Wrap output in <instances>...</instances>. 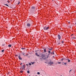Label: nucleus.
I'll return each instance as SVG.
<instances>
[{
	"label": "nucleus",
	"mask_w": 76,
	"mask_h": 76,
	"mask_svg": "<svg viewBox=\"0 0 76 76\" xmlns=\"http://www.w3.org/2000/svg\"><path fill=\"white\" fill-rule=\"evenodd\" d=\"M48 57V56H45V54H42L39 57V60H42V59L45 60L46 58H47Z\"/></svg>",
	"instance_id": "obj_1"
},
{
	"label": "nucleus",
	"mask_w": 76,
	"mask_h": 76,
	"mask_svg": "<svg viewBox=\"0 0 76 76\" xmlns=\"http://www.w3.org/2000/svg\"><path fill=\"white\" fill-rule=\"evenodd\" d=\"M26 66H28V64H26Z\"/></svg>",
	"instance_id": "obj_37"
},
{
	"label": "nucleus",
	"mask_w": 76,
	"mask_h": 76,
	"mask_svg": "<svg viewBox=\"0 0 76 76\" xmlns=\"http://www.w3.org/2000/svg\"><path fill=\"white\" fill-rule=\"evenodd\" d=\"M75 24H76V23Z\"/></svg>",
	"instance_id": "obj_41"
},
{
	"label": "nucleus",
	"mask_w": 76,
	"mask_h": 76,
	"mask_svg": "<svg viewBox=\"0 0 76 76\" xmlns=\"http://www.w3.org/2000/svg\"><path fill=\"white\" fill-rule=\"evenodd\" d=\"M21 49H22V50H25V48H21Z\"/></svg>",
	"instance_id": "obj_18"
},
{
	"label": "nucleus",
	"mask_w": 76,
	"mask_h": 76,
	"mask_svg": "<svg viewBox=\"0 0 76 76\" xmlns=\"http://www.w3.org/2000/svg\"><path fill=\"white\" fill-rule=\"evenodd\" d=\"M75 37H73V38H72V39H75Z\"/></svg>",
	"instance_id": "obj_21"
},
{
	"label": "nucleus",
	"mask_w": 76,
	"mask_h": 76,
	"mask_svg": "<svg viewBox=\"0 0 76 76\" xmlns=\"http://www.w3.org/2000/svg\"><path fill=\"white\" fill-rule=\"evenodd\" d=\"M49 50H50V51H51V50H53V48H50H50H49Z\"/></svg>",
	"instance_id": "obj_12"
},
{
	"label": "nucleus",
	"mask_w": 76,
	"mask_h": 76,
	"mask_svg": "<svg viewBox=\"0 0 76 76\" xmlns=\"http://www.w3.org/2000/svg\"><path fill=\"white\" fill-rule=\"evenodd\" d=\"M63 63H64L65 65H66V64H67V63L66 62H65V63L63 62Z\"/></svg>",
	"instance_id": "obj_11"
},
{
	"label": "nucleus",
	"mask_w": 76,
	"mask_h": 76,
	"mask_svg": "<svg viewBox=\"0 0 76 76\" xmlns=\"http://www.w3.org/2000/svg\"><path fill=\"white\" fill-rule=\"evenodd\" d=\"M35 54L36 55V56H39V55H38V53H36Z\"/></svg>",
	"instance_id": "obj_9"
},
{
	"label": "nucleus",
	"mask_w": 76,
	"mask_h": 76,
	"mask_svg": "<svg viewBox=\"0 0 76 76\" xmlns=\"http://www.w3.org/2000/svg\"><path fill=\"white\" fill-rule=\"evenodd\" d=\"M61 42H62V44H63V43H64V41H62Z\"/></svg>",
	"instance_id": "obj_22"
},
{
	"label": "nucleus",
	"mask_w": 76,
	"mask_h": 76,
	"mask_svg": "<svg viewBox=\"0 0 76 76\" xmlns=\"http://www.w3.org/2000/svg\"><path fill=\"white\" fill-rule=\"evenodd\" d=\"M18 58L19 59V60H22V58L20 57V55H19L18 56Z\"/></svg>",
	"instance_id": "obj_5"
},
{
	"label": "nucleus",
	"mask_w": 76,
	"mask_h": 76,
	"mask_svg": "<svg viewBox=\"0 0 76 76\" xmlns=\"http://www.w3.org/2000/svg\"><path fill=\"white\" fill-rule=\"evenodd\" d=\"M58 44L59 45V44H60V43H59Z\"/></svg>",
	"instance_id": "obj_34"
},
{
	"label": "nucleus",
	"mask_w": 76,
	"mask_h": 76,
	"mask_svg": "<svg viewBox=\"0 0 76 76\" xmlns=\"http://www.w3.org/2000/svg\"><path fill=\"white\" fill-rule=\"evenodd\" d=\"M44 52H45V53H46V52H47V51H46V49H45L44 50Z\"/></svg>",
	"instance_id": "obj_10"
},
{
	"label": "nucleus",
	"mask_w": 76,
	"mask_h": 76,
	"mask_svg": "<svg viewBox=\"0 0 76 76\" xmlns=\"http://www.w3.org/2000/svg\"><path fill=\"white\" fill-rule=\"evenodd\" d=\"M72 35H73V34H72V35H71V36H72Z\"/></svg>",
	"instance_id": "obj_38"
},
{
	"label": "nucleus",
	"mask_w": 76,
	"mask_h": 76,
	"mask_svg": "<svg viewBox=\"0 0 76 76\" xmlns=\"http://www.w3.org/2000/svg\"><path fill=\"white\" fill-rule=\"evenodd\" d=\"M15 57H18V55H15Z\"/></svg>",
	"instance_id": "obj_23"
},
{
	"label": "nucleus",
	"mask_w": 76,
	"mask_h": 76,
	"mask_svg": "<svg viewBox=\"0 0 76 76\" xmlns=\"http://www.w3.org/2000/svg\"><path fill=\"white\" fill-rule=\"evenodd\" d=\"M27 26H28V27H29L31 26V24H30L29 23H28L27 24Z\"/></svg>",
	"instance_id": "obj_4"
},
{
	"label": "nucleus",
	"mask_w": 76,
	"mask_h": 76,
	"mask_svg": "<svg viewBox=\"0 0 76 76\" xmlns=\"http://www.w3.org/2000/svg\"><path fill=\"white\" fill-rule=\"evenodd\" d=\"M72 71V69H71V70H70V71Z\"/></svg>",
	"instance_id": "obj_36"
},
{
	"label": "nucleus",
	"mask_w": 76,
	"mask_h": 76,
	"mask_svg": "<svg viewBox=\"0 0 76 76\" xmlns=\"http://www.w3.org/2000/svg\"><path fill=\"white\" fill-rule=\"evenodd\" d=\"M64 58H62V59H61L62 61H63V60H64Z\"/></svg>",
	"instance_id": "obj_27"
},
{
	"label": "nucleus",
	"mask_w": 76,
	"mask_h": 76,
	"mask_svg": "<svg viewBox=\"0 0 76 76\" xmlns=\"http://www.w3.org/2000/svg\"><path fill=\"white\" fill-rule=\"evenodd\" d=\"M26 66V65H25V64L23 65L22 66H21V67L20 68V70H25Z\"/></svg>",
	"instance_id": "obj_2"
},
{
	"label": "nucleus",
	"mask_w": 76,
	"mask_h": 76,
	"mask_svg": "<svg viewBox=\"0 0 76 76\" xmlns=\"http://www.w3.org/2000/svg\"><path fill=\"white\" fill-rule=\"evenodd\" d=\"M61 64V62H58V64Z\"/></svg>",
	"instance_id": "obj_30"
},
{
	"label": "nucleus",
	"mask_w": 76,
	"mask_h": 76,
	"mask_svg": "<svg viewBox=\"0 0 76 76\" xmlns=\"http://www.w3.org/2000/svg\"><path fill=\"white\" fill-rule=\"evenodd\" d=\"M32 64H33V63H32Z\"/></svg>",
	"instance_id": "obj_40"
},
{
	"label": "nucleus",
	"mask_w": 76,
	"mask_h": 76,
	"mask_svg": "<svg viewBox=\"0 0 76 76\" xmlns=\"http://www.w3.org/2000/svg\"><path fill=\"white\" fill-rule=\"evenodd\" d=\"M37 74H38V75H40V73L39 72H38L37 73Z\"/></svg>",
	"instance_id": "obj_17"
},
{
	"label": "nucleus",
	"mask_w": 76,
	"mask_h": 76,
	"mask_svg": "<svg viewBox=\"0 0 76 76\" xmlns=\"http://www.w3.org/2000/svg\"><path fill=\"white\" fill-rule=\"evenodd\" d=\"M62 64L63 65L64 64Z\"/></svg>",
	"instance_id": "obj_39"
},
{
	"label": "nucleus",
	"mask_w": 76,
	"mask_h": 76,
	"mask_svg": "<svg viewBox=\"0 0 76 76\" xmlns=\"http://www.w3.org/2000/svg\"><path fill=\"white\" fill-rule=\"evenodd\" d=\"M48 52L49 53H51V51H49Z\"/></svg>",
	"instance_id": "obj_20"
},
{
	"label": "nucleus",
	"mask_w": 76,
	"mask_h": 76,
	"mask_svg": "<svg viewBox=\"0 0 76 76\" xmlns=\"http://www.w3.org/2000/svg\"><path fill=\"white\" fill-rule=\"evenodd\" d=\"M20 4V2L19 1L18 4Z\"/></svg>",
	"instance_id": "obj_28"
},
{
	"label": "nucleus",
	"mask_w": 76,
	"mask_h": 76,
	"mask_svg": "<svg viewBox=\"0 0 76 76\" xmlns=\"http://www.w3.org/2000/svg\"><path fill=\"white\" fill-rule=\"evenodd\" d=\"M4 50H2L1 51L2 52H4Z\"/></svg>",
	"instance_id": "obj_19"
},
{
	"label": "nucleus",
	"mask_w": 76,
	"mask_h": 76,
	"mask_svg": "<svg viewBox=\"0 0 76 76\" xmlns=\"http://www.w3.org/2000/svg\"><path fill=\"white\" fill-rule=\"evenodd\" d=\"M2 45L3 46H4V45H5V44H3Z\"/></svg>",
	"instance_id": "obj_24"
},
{
	"label": "nucleus",
	"mask_w": 76,
	"mask_h": 76,
	"mask_svg": "<svg viewBox=\"0 0 76 76\" xmlns=\"http://www.w3.org/2000/svg\"><path fill=\"white\" fill-rule=\"evenodd\" d=\"M29 65H30L31 66V63H29Z\"/></svg>",
	"instance_id": "obj_25"
},
{
	"label": "nucleus",
	"mask_w": 76,
	"mask_h": 76,
	"mask_svg": "<svg viewBox=\"0 0 76 76\" xmlns=\"http://www.w3.org/2000/svg\"><path fill=\"white\" fill-rule=\"evenodd\" d=\"M28 73H29V71H27Z\"/></svg>",
	"instance_id": "obj_26"
},
{
	"label": "nucleus",
	"mask_w": 76,
	"mask_h": 76,
	"mask_svg": "<svg viewBox=\"0 0 76 76\" xmlns=\"http://www.w3.org/2000/svg\"><path fill=\"white\" fill-rule=\"evenodd\" d=\"M31 9H35V7H31Z\"/></svg>",
	"instance_id": "obj_7"
},
{
	"label": "nucleus",
	"mask_w": 76,
	"mask_h": 76,
	"mask_svg": "<svg viewBox=\"0 0 76 76\" xmlns=\"http://www.w3.org/2000/svg\"><path fill=\"white\" fill-rule=\"evenodd\" d=\"M49 28L50 27L46 26L44 27V30H48V29H49Z\"/></svg>",
	"instance_id": "obj_3"
},
{
	"label": "nucleus",
	"mask_w": 76,
	"mask_h": 76,
	"mask_svg": "<svg viewBox=\"0 0 76 76\" xmlns=\"http://www.w3.org/2000/svg\"><path fill=\"white\" fill-rule=\"evenodd\" d=\"M7 2H8V3H9V1H7Z\"/></svg>",
	"instance_id": "obj_35"
},
{
	"label": "nucleus",
	"mask_w": 76,
	"mask_h": 76,
	"mask_svg": "<svg viewBox=\"0 0 76 76\" xmlns=\"http://www.w3.org/2000/svg\"><path fill=\"white\" fill-rule=\"evenodd\" d=\"M51 54H52V55H53V54H54V52H52Z\"/></svg>",
	"instance_id": "obj_13"
},
{
	"label": "nucleus",
	"mask_w": 76,
	"mask_h": 76,
	"mask_svg": "<svg viewBox=\"0 0 76 76\" xmlns=\"http://www.w3.org/2000/svg\"><path fill=\"white\" fill-rule=\"evenodd\" d=\"M68 24H70V22H68Z\"/></svg>",
	"instance_id": "obj_31"
},
{
	"label": "nucleus",
	"mask_w": 76,
	"mask_h": 76,
	"mask_svg": "<svg viewBox=\"0 0 76 76\" xmlns=\"http://www.w3.org/2000/svg\"><path fill=\"white\" fill-rule=\"evenodd\" d=\"M50 64H53V62H50Z\"/></svg>",
	"instance_id": "obj_15"
},
{
	"label": "nucleus",
	"mask_w": 76,
	"mask_h": 76,
	"mask_svg": "<svg viewBox=\"0 0 76 76\" xmlns=\"http://www.w3.org/2000/svg\"><path fill=\"white\" fill-rule=\"evenodd\" d=\"M22 63H21L20 64V65L21 66V65H22Z\"/></svg>",
	"instance_id": "obj_33"
},
{
	"label": "nucleus",
	"mask_w": 76,
	"mask_h": 76,
	"mask_svg": "<svg viewBox=\"0 0 76 76\" xmlns=\"http://www.w3.org/2000/svg\"><path fill=\"white\" fill-rule=\"evenodd\" d=\"M4 5H5V6H7L9 7V5H8L7 4H5Z\"/></svg>",
	"instance_id": "obj_14"
},
{
	"label": "nucleus",
	"mask_w": 76,
	"mask_h": 76,
	"mask_svg": "<svg viewBox=\"0 0 76 76\" xmlns=\"http://www.w3.org/2000/svg\"><path fill=\"white\" fill-rule=\"evenodd\" d=\"M8 47H12V45H9Z\"/></svg>",
	"instance_id": "obj_8"
},
{
	"label": "nucleus",
	"mask_w": 76,
	"mask_h": 76,
	"mask_svg": "<svg viewBox=\"0 0 76 76\" xmlns=\"http://www.w3.org/2000/svg\"><path fill=\"white\" fill-rule=\"evenodd\" d=\"M23 55H25V53H23Z\"/></svg>",
	"instance_id": "obj_29"
},
{
	"label": "nucleus",
	"mask_w": 76,
	"mask_h": 76,
	"mask_svg": "<svg viewBox=\"0 0 76 76\" xmlns=\"http://www.w3.org/2000/svg\"><path fill=\"white\" fill-rule=\"evenodd\" d=\"M58 38L59 39H60V38H61V37L60 35L58 34Z\"/></svg>",
	"instance_id": "obj_6"
},
{
	"label": "nucleus",
	"mask_w": 76,
	"mask_h": 76,
	"mask_svg": "<svg viewBox=\"0 0 76 76\" xmlns=\"http://www.w3.org/2000/svg\"><path fill=\"white\" fill-rule=\"evenodd\" d=\"M70 60H69L68 61V62H70Z\"/></svg>",
	"instance_id": "obj_32"
},
{
	"label": "nucleus",
	"mask_w": 76,
	"mask_h": 76,
	"mask_svg": "<svg viewBox=\"0 0 76 76\" xmlns=\"http://www.w3.org/2000/svg\"><path fill=\"white\" fill-rule=\"evenodd\" d=\"M23 71H20V73H23Z\"/></svg>",
	"instance_id": "obj_16"
}]
</instances>
